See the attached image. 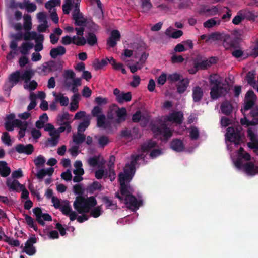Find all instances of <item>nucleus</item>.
Listing matches in <instances>:
<instances>
[{
	"mask_svg": "<svg viewBox=\"0 0 258 258\" xmlns=\"http://www.w3.org/2000/svg\"><path fill=\"white\" fill-rule=\"evenodd\" d=\"M106 176H108L111 181H113L115 179L116 173L114 167H111V166H109L108 172H106Z\"/></svg>",
	"mask_w": 258,
	"mask_h": 258,
	"instance_id": "49530a36",
	"label": "nucleus"
},
{
	"mask_svg": "<svg viewBox=\"0 0 258 258\" xmlns=\"http://www.w3.org/2000/svg\"><path fill=\"white\" fill-rule=\"evenodd\" d=\"M6 185L10 189L15 191L17 192H20V189L22 188V186H24L19 183L17 180H12L9 178L7 179Z\"/></svg>",
	"mask_w": 258,
	"mask_h": 258,
	"instance_id": "dca6fc26",
	"label": "nucleus"
},
{
	"mask_svg": "<svg viewBox=\"0 0 258 258\" xmlns=\"http://www.w3.org/2000/svg\"><path fill=\"white\" fill-rule=\"evenodd\" d=\"M256 101L251 100L244 99V104L243 108L241 109V111L243 110L245 111H248L252 108Z\"/></svg>",
	"mask_w": 258,
	"mask_h": 258,
	"instance_id": "79ce46f5",
	"label": "nucleus"
},
{
	"mask_svg": "<svg viewBox=\"0 0 258 258\" xmlns=\"http://www.w3.org/2000/svg\"><path fill=\"white\" fill-rule=\"evenodd\" d=\"M157 145L156 142L151 140L148 141L147 142L144 143L142 145V150L143 152L145 153L148 152L151 149L154 148Z\"/></svg>",
	"mask_w": 258,
	"mask_h": 258,
	"instance_id": "7c9ffc66",
	"label": "nucleus"
},
{
	"mask_svg": "<svg viewBox=\"0 0 258 258\" xmlns=\"http://www.w3.org/2000/svg\"><path fill=\"white\" fill-rule=\"evenodd\" d=\"M189 83V81L188 78H182L177 85V92L180 94L183 93L186 90Z\"/></svg>",
	"mask_w": 258,
	"mask_h": 258,
	"instance_id": "5701e85b",
	"label": "nucleus"
},
{
	"mask_svg": "<svg viewBox=\"0 0 258 258\" xmlns=\"http://www.w3.org/2000/svg\"><path fill=\"white\" fill-rule=\"evenodd\" d=\"M5 239H4V241L9 245L15 247H18L20 246V243L18 240H14L13 238L7 236L6 235H5Z\"/></svg>",
	"mask_w": 258,
	"mask_h": 258,
	"instance_id": "37998d69",
	"label": "nucleus"
},
{
	"mask_svg": "<svg viewBox=\"0 0 258 258\" xmlns=\"http://www.w3.org/2000/svg\"><path fill=\"white\" fill-rule=\"evenodd\" d=\"M101 187L102 185L99 182L97 181H94L92 183L91 185L90 186L89 190L90 193L92 194L95 190H100Z\"/></svg>",
	"mask_w": 258,
	"mask_h": 258,
	"instance_id": "6e6d98bb",
	"label": "nucleus"
},
{
	"mask_svg": "<svg viewBox=\"0 0 258 258\" xmlns=\"http://www.w3.org/2000/svg\"><path fill=\"white\" fill-rule=\"evenodd\" d=\"M60 126L58 128L57 130L53 131V133H50V136H54L55 134L56 135V137H59L60 133H63L66 130L67 131V127L66 125H60Z\"/></svg>",
	"mask_w": 258,
	"mask_h": 258,
	"instance_id": "0e129e2a",
	"label": "nucleus"
},
{
	"mask_svg": "<svg viewBox=\"0 0 258 258\" xmlns=\"http://www.w3.org/2000/svg\"><path fill=\"white\" fill-rule=\"evenodd\" d=\"M245 99L256 101V95L252 90H249L247 91V92L246 93V95H245Z\"/></svg>",
	"mask_w": 258,
	"mask_h": 258,
	"instance_id": "4d7b16f0",
	"label": "nucleus"
},
{
	"mask_svg": "<svg viewBox=\"0 0 258 258\" xmlns=\"http://www.w3.org/2000/svg\"><path fill=\"white\" fill-rule=\"evenodd\" d=\"M171 148L175 151L181 152L183 151L184 147L181 140L175 139L171 142Z\"/></svg>",
	"mask_w": 258,
	"mask_h": 258,
	"instance_id": "f3484780",
	"label": "nucleus"
},
{
	"mask_svg": "<svg viewBox=\"0 0 258 258\" xmlns=\"http://www.w3.org/2000/svg\"><path fill=\"white\" fill-rule=\"evenodd\" d=\"M23 38V35L21 33L12 34L11 35V41L10 43V48H17L18 42Z\"/></svg>",
	"mask_w": 258,
	"mask_h": 258,
	"instance_id": "412c9836",
	"label": "nucleus"
},
{
	"mask_svg": "<svg viewBox=\"0 0 258 258\" xmlns=\"http://www.w3.org/2000/svg\"><path fill=\"white\" fill-rule=\"evenodd\" d=\"M152 7L150 0H142V8L144 12L149 11Z\"/></svg>",
	"mask_w": 258,
	"mask_h": 258,
	"instance_id": "603ef678",
	"label": "nucleus"
},
{
	"mask_svg": "<svg viewBox=\"0 0 258 258\" xmlns=\"http://www.w3.org/2000/svg\"><path fill=\"white\" fill-rule=\"evenodd\" d=\"M135 172L136 167L125 165L124 172H120L118 175L120 195L118 193L115 195L120 202H124L126 207L133 211L137 210L143 204L142 200H138L133 195V188L129 184Z\"/></svg>",
	"mask_w": 258,
	"mask_h": 258,
	"instance_id": "f257e3e1",
	"label": "nucleus"
},
{
	"mask_svg": "<svg viewBox=\"0 0 258 258\" xmlns=\"http://www.w3.org/2000/svg\"><path fill=\"white\" fill-rule=\"evenodd\" d=\"M20 9H25L28 12H33L36 9L37 6L35 4L30 2L29 1L25 0L20 4Z\"/></svg>",
	"mask_w": 258,
	"mask_h": 258,
	"instance_id": "4be33fe9",
	"label": "nucleus"
},
{
	"mask_svg": "<svg viewBox=\"0 0 258 258\" xmlns=\"http://www.w3.org/2000/svg\"><path fill=\"white\" fill-rule=\"evenodd\" d=\"M33 212L36 217V220L40 225L41 226L45 225V222L42 219V216L43 213L42 212V210L40 208L37 207L33 209Z\"/></svg>",
	"mask_w": 258,
	"mask_h": 258,
	"instance_id": "c756f323",
	"label": "nucleus"
},
{
	"mask_svg": "<svg viewBox=\"0 0 258 258\" xmlns=\"http://www.w3.org/2000/svg\"><path fill=\"white\" fill-rule=\"evenodd\" d=\"M21 79V72L20 71H16L10 74L8 78V80L12 83L14 86L19 82Z\"/></svg>",
	"mask_w": 258,
	"mask_h": 258,
	"instance_id": "a878e982",
	"label": "nucleus"
},
{
	"mask_svg": "<svg viewBox=\"0 0 258 258\" xmlns=\"http://www.w3.org/2000/svg\"><path fill=\"white\" fill-rule=\"evenodd\" d=\"M190 137L191 140H196L199 137V132L197 127H192L190 131Z\"/></svg>",
	"mask_w": 258,
	"mask_h": 258,
	"instance_id": "680f3d73",
	"label": "nucleus"
},
{
	"mask_svg": "<svg viewBox=\"0 0 258 258\" xmlns=\"http://www.w3.org/2000/svg\"><path fill=\"white\" fill-rule=\"evenodd\" d=\"M32 76L33 73L31 70H26L22 75L21 74V80H24L25 82L27 83L30 81Z\"/></svg>",
	"mask_w": 258,
	"mask_h": 258,
	"instance_id": "c03bdc74",
	"label": "nucleus"
},
{
	"mask_svg": "<svg viewBox=\"0 0 258 258\" xmlns=\"http://www.w3.org/2000/svg\"><path fill=\"white\" fill-rule=\"evenodd\" d=\"M120 136L121 137L129 139L132 137L131 131L125 128L120 131Z\"/></svg>",
	"mask_w": 258,
	"mask_h": 258,
	"instance_id": "338daca9",
	"label": "nucleus"
},
{
	"mask_svg": "<svg viewBox=\"0 0 258 258\" xmlns=\"http://www.w3.org/2000/svg\"><path fill=\"white\" fill-rule=\"evenodd\" d=\"M116 101L119 103H123L124 102H127L131 100L132 95L130 92L127 93L121 92L120 95L117 97Z\"/></svg>",
	"mask_w": 258,
	"mask_h": 258,
	"instance_id": "cd10ccee",
	"label": "nucleus"
},
{
	"mask_svg": "<svg viewBox=\"0 0 258 258\" xmlns=\"http://www.w3.org/2000/svg\"><path fill=\"white\" fill-rule=\"evenodd\" d=\"M250 115L254 119L258 120V105L252 109L250 112Z\"/></svg>",
	"mask_w": 258,
	"mask_h": 258,
	"instance_id": "774afa93",
	"label": "nucleus"
},
{
	"mask_svg": "<svg viewBox=\"0 0 258 258\" xmlns=\"http://www.w3.org/2000/svg\"><path fill=\"white\" fill-rule=\"evenodd\" d=\"M102 202L106 204V208L111 210H115L117 209V206L116 204L113 203L112 201L109 199L108 197L103 196L102 198Z\"/></svg>",
	"mask_w": 258,
	"mask_h": 258,
	"instance_id": "72a5a7b5",
	"label": "nucleus"
},
{
	"mask_svg": "<svg viewBox=\"0 0 258 258\" xmlns=\"http://www.w3.org/2000/svg\"><path fill=\"white\" fill-rule=\"evenodd\" d=\"M69 115L68 112H64L61 115H58L57 119V123L59 125H66L67 127V133H69L71 131L70 122L68 120Z\"/></svg>",
	"mask_w": 258,
	"mask_h": 258,
	"instance_id": "2eb2a0df",
	"label": "nucleus"
},
{
	"mask_svg": "<svg viewBox=\"0 0 258 258\" xmlns=\"http://www.w3.org/2000/svg\"><path fill=\"white\" fill-rule=\"evenodd\" d=\"M193 44L191 40H187L177 44L175 48H192Z\"/></svg>",
	"mask_w": 258,
	"mask_h": 258,
	"instance_id": "ea45409f",
	"label": "nucleus"
},
{
	"mask_svg": "<svg viewBox=\"0 0 258 258\" xmlns=\"http://www.w3.org/2000/svg\"><path fill=\"white\" fill-rule=\"evenodd\" d=\"M152 132L157 135H163L164 140H168L172 136V133L166 124L161 120L151 125Z\"/></svg>",
	"mask_w": 258,
	"mask_h": 258,
	"instance_id": "39448f33",
	"label": "nucleus"
},
{
	"mask_svg": "<svg viewBox=\"0 0 258 258\" xmlns=\"http://www.w3.org/2000/svg\"><path fill=\"white\" fill-rule=\"evenodd\" d=\"M169 121L181 124L183 119V114L181 111H174L171 113L167 117Z\"/></svg>",
	"mask_w": 258,
	"mask_h": 258,
	"instance_id": "ddd939ff",
	"label": "nucleus"
},
{
	"mask_svg": "<svg viewBox=\"0 0 258 258\" xmlns=\"http://www.w3.org/2000/svg\"><path fill=\"white\" fill-rule=\"evenodd\" d=\"M241 127H228L225 135L227 141L235 145H240L242 142Z\"/></svg>",
	"mask_w": 258,
	"mask_h": 258,
	"instance_id": "423d86ee",
	"label": "nucleus"
},
{
	"mask_svg": "<svg viewBox=\"0 0 258 258\" xmlns=\"http://www.w3.org/2000/svg\"><path fill=\"white\" fill-rule=\"evenodd\" d=\"M120 39V34L119 31L117 30H112L107 39V44L110 47H114L117 44V42L119 41Z\"/></svg>",
	"mask_w": 258,
	"mask_h": 258,
	"instance_id": "9b49d317",
	"label": "nucleus"
},
{
	"mask_svg": "<svg viewBox=\"0 0 258 258\" xmlns=\"http://www.w3.org/2000/svg\"><path fill=\"white\" fill-rule=\"evenodd\" d=\"M184 58L181 55L173 54L171 57V61L173 63H180L183 62Z\"/></svg>",
	"mask_w": 258,
	"mask_h": 258,
	"instance_id": "13d9d810",
	"label": "nucleus"
},
{
	"mask_svg": "<svg viewBox=\"0 0 258 258\" xmlns=\"http://www.w3.org/2000/svg\"><path fill=\"white\" fill-rule=\"evenodd\" d=\"M97 126L99 127H103L105 128L107 125L105 123V116L102 114L99 116L96 117Z\"/></svg>",
	"mask_w": 258,
	"mask_h": 258,
	"instance_id": "4c0bfd02",
	"label": "nucleus"
},
{
	"mask_svg": "<svg viewBox=\"0 0 258 258\" xmlns=\"http://www.w3.org/2000/svg\"><path fill=\"white\" fill-rule=\"evenodd\" d=\"M66 49H51L50 55L52 58H56L59 56L65 54Z\"/></svg>",
	"mask_w": 258,
	"mask_h": 258,
	"instance_id": "58836bf2",
	"label": "nucleus"
},
{
	"mask_svg": "<svg viewBox=\"0 0 258 258\" xmlns=\"http://www.w3.org/2000/svg\"><path fill=\"white\" fill-rule=\"evenodd\" d=\"M243 169L245 173L249 176H253L258 173V167L255 166L252 162H248L243 164Z\"/></svg>",
	"mask_w": 258,
	"mask_h": 258,
	"instance_id": "f8f14e48",
	"label": "nucleus"
},
{
	"mask_svg": "<svg viewBox=\"0 0 258 258\" xmlns=\"http://www.w3.org/2000/svg\"><path fill=\"white\" fill-rule=\"evenodd\" d=\"M194 62L196 64V67L198 68L199 70H205L212 64H215L217 62V59L213 57H210L208 59L201 61L196 59H194Z\"/></svg>",
	"mask_w": 258,
	"mask_h": 258,
	"instance_id": "6e6552de",
	"label": "nucleus"
},
{
	"mask_svg": "<svg viewBox=\"0 0 258 258\" xmlns=\"http://www.w3.org/2000/svg\"><path fill=\"white\" fill-rule=\"evenodd\" d=\"M219 21H216L215 19L211 18L204 23V26L207 28H212L217 24H219Z\"/></svg>",
	"mask_w": 258,
	"mask_h": 258,
	"instance_id": "a18cd8bd",
	"label": "nucleus"
},
{
	"mask_svg": "<svg viewBox=\"0 0 258 258\" xmlns=\"http://www.w3.org/2000/svg\"><path fill=\"white\" fill-rule=\"evenodd\" d=\"M232 55L236 58H241V59H244L247 58L249 56V54L245 53L242 51V49H234L232 52Z\"/></svg>",
	"mask_w": 258,
	"mask_h": 258,
	"instance_id": "473e14b6",
	"label": "nucleus"
},
{
	"mask_svg": "<svg viewBox=\"0 0 258 258\" xmlns=\"http://www.w3.org/2000/svg\"><path fill=\"white\" fill-rule=\"evenodd\" d=\"M81 132H77L76 135L73 136V142L76 145H80L82 144L85 140V135L81 133Z\"/></svg>",
	"mask_w": 258,
	"mask_h": 258,
	"instance_id": "f704fd0d",
	"label": "nucleus"
},
{
	"mask_svg": "<svg viewBox=\"0 0 258 258\" xmlns=\"http://www.w3.org/2000/svg\"><path fill=\"white\" fill-rule=\"evenodd\" d=\"M117 119L116 120L117 123H120L126 120L127 116V111L125 108H118L115 111Z\"/></svg>",
	"mask_w": 258,
	"mask_h": 258,
	"instance_id": "a211bd4d",
	"label": "nucleus"
},
{
	"mask_svg": "<svg viewBox=\"0 0 258 258\" xmlns=\"http://www.w3.org/2000/svg\"><path fill=\"white\" fill-rule=\"evenodd\" d=\"M73 17L77 25H83L86 22L85 19L83 17L82 14L80 13L79 11H74Z\"/></svg>",
	"mask_w": 258,
	"mask_h": 258,
	"instance_id": "393cba45",
	"label": "nucleus"
},
{
	"mask_svg": "<svg viewBox=\"0 0 258 258\" xmlns=\"http://www.w3.org/2000/svg\"><path fill=\"white\" fill-rule=\"evenodd\" d=\"M36 243H37V238L36 237H30L25 244L23 252H25L30 256L34 255L36 252V249L33 245Z\"/></svg>",
	"mask_w": 258,
	"mask_h": 258,
	"instance_id": "1a4fd4ad",
	"label": "nucleus"
},
{
	"mask_svg": "<svg viewBox=\"0 0 258 258\" xmlns=\"http://www.w3.org/2000/svg\"><path fill=\"white\" fill-rule=\"evenodd\" d=\"M15 151L18 153H25L27 155L31 154L34 151V147L32 144H17L15 147Z\"/></svg>",
	"mask_w": 258,
	"mask_h": 258,
	"instance_id": "9d476101",
	"label": "nucleus"
},
{
	"mask_svg": "<svg viewBox=\"0 0 258 258\" xmlns=\"http://www.w3.org/2000/svg\"><path fill=\"white\" fill-rule=\"evenodd\" d=\"M53 95L55 96V102L56 103H59L61 106H66L69 103V98L67 96H65L61 93L57 94L53 93Z\"/></svg>",
	"mask_w": 258,
	"mask_h": 258,
	"instance_id": "aec40b11",
	"label": "nucleus"
},
{
	"mask_svg": "<svg viewBox=\"0 0 258 258\" xmlns=\"http://www.w3.org/2000/svg\"><path fill=\"white\" fill-rule=\"evenodd\" d=\"M59 209L61 211V213L66 216H68V215L73 211L72 209L68 203L62 206H61Z\"/></svg>",
	"mask_w": 258,
	"mask_h": 258,
	"instance_id": "09e8293b",
	"label": "nucleus"
},
{
	"mask_svg": "<svg viewBox=\"0 0 258 258\" xmlns=\"http://www.w3.org/2000/svg\"><path fill=\"white\" fill-rule=\"evenodd\" d=\"M20 49H12L11 51L9 52L7 55V59L8 60H11L17 57L20 53Z\"/></svg>",
	"mask_w": 258,
	"mask_h": 258,
	"instance_id": "3c124183",
	"label": "nucleus"
},
{
	"mask_svg": "<svg viewBox=\"0 0 258 258\" xmlns=\"http://www.w3.org/2000/svg\"><path fill=\"white\" fill-rule=\"evenodd\" d=\"M100 158V156H94L93 157H90L87 160L88 164H89L91 167H96V166L99 165Z\"/></svg>",
	"mask_w": 258,
	"mask_h": 258,
	"instance_id": "e433bc0d",
	"label": "nucleus"
},
{
	"mask_svg": "<svg viewBox=\"0 0 258 258\" xmlns=\"http://www.w3.org/2000/svg\"><path fill=\"white\" fill-rule=\"evenodd\" d=\"M97 204L96 199L94 196L85 198L82 196L76 197L74 202V208L79 214L87 213L90 212L92 207Z\"/></svg>",
	"mask_w": 258,
	"mask_h": 258,
	"instance_id": "20e7f679",
	"label": "nucleus"
},
{
	"mask_svg": "<svg viewBox=\"0 0 258 258\" xmlns=\"http://www.w3.org/2000/svg\"><path fill=\"white\" fill-rule=\"evenodd\" d=\"M203 89L199 86L194 87L192 89V101L195 103H199L201 101L204 96Z\"/></svg>",
	"mask_w": 258,
	"mask_h": 258,
	"instance_id": "4468645a",
	"label": "nucleus"
},
{
	"mask_svg": "<svg viewBox=\"0 0 258 258\" xmlns=\"http://www.w3.org/2000/svg\"><path fill=\"white\" fill-rule=\"evenodd\" d=\"M101 214V210L100 206L96 207L91 211V215L95 218L99 217Z\"/></svg>",
	"mask_w": 258,
	"mask_h": 258,
	"instance_id": "e2e57ef3",
	"label": "nucleus"
},
{
	"mask_svg": "<svg viewBox=\"0 0 258 258\" xmlns=\"http://www.w3.org/2000/svg\"><path fill=\"white\" fill-rule=\"evenodd\" d=\"M90 121L89 119H84L83 121L79 124L77 131L78 132H83L89 126Z\"/></svg>",
	"mask_w": 258,
	"mask_h": 258,
	"instance_id": "a19ab883",
	"label": "nucleus"
},
{
	"mask_svg": "<svg viewBox=\"0 0 258 258\" xmlns=\"http://www.w3.org/2000/svg\"><path fill=\"white\" fill-rule=\"evenodd\" d=\"M109 58L107 57L105 59H102L101 61L98 59H96L93 63V67L95 70H99L103 68L104 66L107 65L109 62L108 59Z\"/></svg>",
	"mask_w": 258,
	"mask_h": 258,
	"instance_id": "bb28decb",
	"label": "nucleus"
},
{
	"mask_svg": "<svg viewBox=\"0 0 258 258\" xmlns=\"http://www.w3.org/2000/svg\"><path fill=\"white\" fill-rule=\"evenodd\" d=\"M47 66L49 68V70H51L52 72L57 71L59 69V64L56 61H47Z\"/></svg>",
	"mask_w": 258,
	"mask_h": 258,
	"instance_id": "69168bd1",
	"label": "nucleus"
},
{
	"mask_svg": "<svg viewBox=\"0 0 258 258\" xmlns=\"http://www.w3.org/2000/svg\"><path fill=\"white\" fill-rule=\"evenodd\" d=\"M55 1L50 0L45 4V8L49 10V12L56 11L54 8L56 6H59Z\"/></svg>",
	"mask_w": 258,
	"mask_h": 258,
	"instance_id": "de8ad7c7",
	"label": "nucleus"
},
{
	"mask_svg": "<svg viewBox=\"0 0 258 258\" xmlns=\"http://www.w3.org/2000/svg\"><path fill=\"white\" fill-rule=\"evenodd\" d=\"M2 140L5 144L7 145L8 146L11 145V136H10L7 132H5L3 133L2 136Z\"/></svg>",
	"mask_w": 258,
	"mask_h": 258,
	"instance_id": "052dcab7",
	"label": "nucleus"
},
{
	"mask_svg": "<svg viewBox=\"0 0 258 258\" xmlns=\"http://www.w3.org/2000/svg\"><path fill=\"white\" fill-rule=\"evenodd\" d=\"M23 27L26 32L23 34V38L25 40L23 42L20 48H33V44H31L29 41L35 40L36 43L34 48H42V42L44 40V36L42 34H38L34 31L30 32L32 29L31 17L29 14H24L23 16Z\"/></svg>",
	"mask_w": 258,
	"mask_h": 258,
	"instance_id": "f03ea898",
	"label": "nucleus"
},
{
	"mask_svg": "<svg viewBox=\"0 0 258 258\" xmlns=\"http://www.w3.org/2000/svg\"><path fill=\"white\" fill-rule=\"evenodd\" d=\"M108 61L109 63L112 65L113 69L115 70H120V69L123 67L122 63H117L115 59H114L112 57H110V59H108Z\"/></svg>",
	"mask_w": 258,
	"mask_h": 258,
	"instance_id": "8fccbe9b",
	"label": "nucleus"
},
{
	"mask_svg": "<svg viewBox=\"0 0 258 258\" xmlns=\"http://www.w3.org/2000/svg\"><path fill=\"white\" fill-rule=\"evenodd\" d=\"M102 114V109L99 105L95 106L91 111V114L93 117H98Z\"/></svg>",
	"mask_w": 258,
	"mask_h": 258,
	"instance_id": "864d4df0",
	"label": "nucleus"
},
{
	"mask_svg": "<svg viewBox=\"0 0 258 258\" xmlns=\"http://www.w3.org/2000/svg\"><path fill=\"white\" fill-rule=\"evenodd\" d=\"M86 43L90 46L94 47L97 45V39L96 35L92 33H89L87 36Z\"/></svg>",
	"mask_w": 258,
	"mask_h": 258,
	"instance_id": "2f4dec72",
	"label": "nucleus"
},
{
	"mask_svg": "<svg viewBox=\"0 0 258 258\" xmlns=\"http://www.w3.org/2000/svg\"><path fill=\"white\" fill-rule=\"evenodd\" d=\"M181 80V76L177 73H174L167 76V80L170 81L171 82L180 81Z\"/></svg>",
	"mask_w": 258,
	"mask_h": 258,
	"instance_id": "5fc2aeb1",
	"label": "nucleus"
},
{
	"mask_svg": "<svg viewBox=\"0 0 258 258\" xmlns=\"http://www.w3.org/2000/svg\"><path fill=\"white\" fill-rule=\"evenodd\" d=\"M61 43L65 45L72 43L78 46H82L86 43V41L84 37L74 36L73 37H71L66 36L61 38Z\"/></svg>",
	"mask_w": 258,
	"mask_h": 258,
	"instance_id": "0eeeda50",
	"label": "nucleus"
},
{
	"mask_svg": "<svg viewBox=\"0 0 258 258\" xmlns=\"http://www.w3.org/2000/svg\"><path fill=\"white\" fill-rule=\"evenodd\" d=\"M210 85V98L217 100L221 96H225L230 91L229 84L226 80L222 82V78L217 74L210 75L209 78Z\"/></svg>",
	"mask_w": 258,
	"mask_h": 258,
	"instance_id": "7ed1b4c3",
	"label": "nucleus"
},
{
	"mask_svg": "<svg viewBox=\"0 0 258 258\" xmlns=\"http://www.w3.org/2000/svg\"><path fill=\"white\" fill-rule=\"evenodd\" d=\"M11 173V168L7 166L6 161H0V175L2 177H7Z\"/></svg>",
	"mask_w": 258,
	"mask_h": 258,
	"instance_id": "b1692460",
	"label": "nucleus"
},
{
	"mask_svg": "<svg viewBox=\"0 0 258 258\" xmlns=\"http://www.w3.org/2000/svg\"><path fill=\"white\" fill-rule=\"evenodd\" d=\"M33 162L36 167L37 168H40L45 165L46 159L44 156L41 155H39L34 159Z\"/></svg>",
	"mask_w": 258,
	"mask_h": 258,
	"instance_id": "c9c22d12",
	"label": "nucleus"
},
{
	"mask_svg": "<svg viewBox=\"0 0 258 258\" xmlns=\"http://www.w3.org/2000/svg\"><path fill=\"white\" fill-rule=\"evenodd\" d=\"M255 75V71L254 70L249 71L246 74V80L247 83L253 88H255V84H256L254 79Z\"/></svg>",
	"mask_w": 258,
	"mask_h": 258,
	"instance_id": "c85d7f7f",
	"label": "nucleus"
},
{
	"mask_svg": "<svg viewBox=\"0 0 258 258\" xmlns=\"http://www.w3.org/2000/svg\"><path fill=\"white\" fill-rule=\"evenodd\" d=\"M233 107L232 104L228 101H224L221 105V109L223 114L226 116L231 114L233 111Z\"/></svg>",
	"mask_w": 258,
	"mask_h": 258,
	"instance_id": "6ab92c4d",
	"label": "nucleus"
},
{
	"mask_svg": "<svg viewBox=\"0 0 258 258\" xmlns=\"http://www.w3.org/2000/svg\"><path fill=\"white\" fill-rule=\"evenodd\" d=\"M72 0H66L65 4L62 6L63 12L64 14H68L72 7Z\"/></svg>",
	"mask_w": 258,
	"mask_h": 258,
	"instance_id": "bf43d9fd",
	"label": "nucleus"
}]
</instances>
